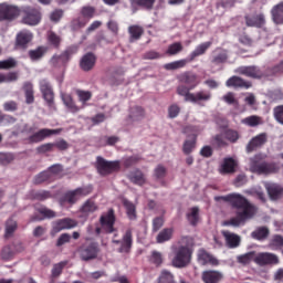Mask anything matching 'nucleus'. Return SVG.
Wrapping results in <instances>:
<instances>
[{"instance_id":"nucleus-27","label":"nucleus","mask_w":283,"mask_h":283,"mask_svg":"<svg viewBox=\"0 0 283 283\" xmlns=\"http://www.w3.org/2000/svg\"><path fill=\"white\" fill-rule=\"evenodd\" d=\"M270 14L275 25H283V1L273 6L270 11Z\"/></svg>"},{"instance_id":"nucleus-54","label":"nucleus","mask_w":283,"mask_h":283,"mask_svg":"<svg viewBox=\"0 0 283 283\" xmlns=\"http://www.w3.org/2000/svg\"><path fill=\"white\" fill-rule=\"evenodd\" d=\"M75 94L78 97L80 103H87V101L92 99V92L90 91H83V90H76Z\"/></svg>"},{"instance_id":"nucleus-18","label":"nucleus","mask_w":283,"mask_h":283,"mask_svg":"<svg viewBox=\"0 0 283 283\" xmlns=\"http://www.w3.org/2000/svg\"><path fill=\"white\" fill-rule=\"evenodd\" d=\"M255 264L259 266H266L269 264H280V258L276 254L270 252H261L254 258Z\"/></svg>"},{"instance_id":"nucleus-11","label":"nucleus","mask_w":283,"mask_h":283,"mask_svg":"<svg viewBox=\"0 0 283 283\" xmlns=\"http://www.w3.org/2000/svg\"><path fill=\"white\" fill-rule=\"evenodd\" d=\"M76 227H78V221L72 218L57 219L52 222V229L50 234L52 235V238H54L56 233H61V231H66L70 229H76Z\"/></svg>"},{"instance_id":"nucleus-34","label":"nucleus","mask_w":283,"mask_h":283,"mask_svg":"<svg viewBox=\"0 0 283 283\" xmlns=\"http://www.w3.org/2000/svg\"><path fill=\"white\" fill-rule=\"evenodd\" d=\"M128 179L130 180V182H133V185H139L140 187H143V185L145 184V174H143L140 169H137L128 175Z\"/></svg>"},{"instance_id":"nucleus-51","label":"nucleus","mask_w":283,"mask_h":283,"mask_svg":"<svg viewBox=\"0 0 283 283\" xmlns=\"http://www.w3.org/2000/svg\"><path fill=\"white\" fill-rule=\"evenodd\" d=\"M63 103L72 112V114H76L78 112V106H76V103H74V99L71 95H64L63 96Z\"/></svg>"},{"instance_id":"nucleus-14","label":"nucleus","mask_w":283,"mask_h":283,"mask_svg":"<svg viewBox=\"0 0 283 283\" xmlns=\"http://www.w3.org/2000/svg\"><path fill=\"white\" fill-rule=\"evenodd\" d=\"M197 262L201 266H218L220 264V261L213 256L209 251H207L205 248H200L197 251Z\"/></svg>"},{"instance_id":"nucleus-6","label":"nucleus","mask_w":283,"mask_h":283,"mask_svg":"<svg viewBox=\"0 0 283 283\" xmlns=\"http://www.w3.org/2000/svg\"><path fill=\"white\" fill-rule=\"evenodd\" d=\"M92 191H94V187H92V185L82 186L74 190H69L60 198V202L61 205H65V202L67 205H76L81 198H86V196H90Z\"/></svg>"},{"instance_id":"nucleus-23","label":"nucleus","mask_w":283,"mask_h":283,"mask_svg":"<svg viewBox=\"0 0 283 283\" xmlns=\"http://www.w3.org/2000/svg\"><path fill=\"white\" fill-rule=\"evenodd\" d=\"M134 244V234L132 229H127L122 238V243L118 249V253H129L132 251V245Z\"/></svg>"},{"instance_id":"nucleus-10","label":"nucleus","mask_w":283,"mask_h":283,"mask_svg":"<svg viewBox=\"0 0 283 283\" xmlns=\"http://www.w3.org/2000/svg\"><path fill=\"white\" fill-rule=\"evenodd\" d=\"M237 74H241L242 76H248V78H266L269 76V72L266 69H262L260 66L250 65V66H239L237 69Z\"/></svg>"},{"instance_id":"nucleus-21","label":"nucleus","mask_w":283,"mask_h":283,"mask_svg":"<svg viewBox=\"0 0 283 283\" xmlns=\"http://www.w3.org/2000/svg\"><path fill=\"white\" fill-rule=\"evenodd\" d=\"M201 280L203 283H220L224 280V274L216 270H206L201 274Z\"/></svg>"},{"instance_id":"nucleus-17","label":"nucleus","mask_w":283,"mask_h":283,"mask_svg":"<svg viewBox=\"0 0 283 283\" xmlns=\"http://www.w3.org/2000/svg\"><path fill=\"white\" fill-rule=\"evenodd\" d=\"M39 85L44 101L48 103L49 107H52V105H54V90L52 88V84H50L48 80H41Z\"/></svg>"},{"instance_id":"nucleus-62","label":"nucleus","mask_w":283,"mask_h":283,"mask_svg":"<svg viewBox=\"0 0 283 283\" xmlns=\"http://www.w3.org/2000/svg\"><path fill=\"white\" fill-rule=\"evenodd\" d=\"M150 262L155 264V266H160V264H163V253L153 251L150 255Z\"/></svg>"},{"instance_id":"nucleus-57","label":"nucleus","mask_w":283,"mask_h":283,"mask_svg":"<svg viewBox=\"0 0 283 283\" xmlns=\"http://www.w3.org/2000/svg\"><path fill=\"white\" fill-rule=\"evenodd\" d=\"M52 61L53 63H67L70 61V51H64L61 55H54Z\"/></svg>"},{"instance_id":"nucleus-29","label":"nucleus","mask_w":283,"mask_h":283,"mask_svg":"<svg viewBox=\"0 0 283 283\" xmlns=\"http://www.w3.org/2000/svg\"><path fill=\"white\" fill-rule=\"evenodd\" d=\"M223 238L228 249H238V247H240V242H242L240 235L229 231L223 232Z\"/></svg>"},{"instance_id":"nucleus-26","label":"nucleus","mask_w":283,"mask_h":283,"mask_svg":"<svg viewBox=\"0 0 283 283\" xmlns=\"http://www.w3.org/2000/svg\"><path fill=\"white\" fill-rule=\"evenodd\" d=\"M38 213H40L43 217H39V216H33L31 217V222H41V220H52V218H56V212L48 207H40L36 208Z\"/></svg>"},{"instance_id":"nucleus-19","label":"nucleus","mask_w":283,"mask_h":283,"mask_svg":"<svg viewBox=\"0 0 283 283\" xmlns=\"http://www.w3.org/2000/svg\"><path fill=\"white\" fill-rule=\"evenodd\" d=\"M227 87H234V90H250L253 84L238 75L229 77L226 82Z\"/></svg>"},{"instance_id":"nucleus-38","label":"nucleus","mask_w":283,"mask_h":283,"mask_svg":"<svg viewBox=\"0 0 283 283\" xmlns=\"http://www.w3.org/2000/svg\"><path fill=\"white\" fill-rule=\"evenodd\" d=\"M45 52H48V48L38 46L35 50L29 51V59H31V61H40V59L45 56Z\"/></svg>"},{"instance_id":"nucleus-24","label":"nucleus","mask_w":283,"mask_h":283,"mask_svg":"<svg viewBox=\"0 0 283 283\" xmlns=\"http://www.w3.org/2000/svg\"><path fill=\"white\" fill-rule=\"evenodd\" d=\"M33 35L30 31H21L17 34L15 45L20 50H27L28 44L32 41Z\"/></svg>"},{"instance_id":"nucleus-37","label":"nucleus","mask_w":283,"mask_h":283,"mask_svg":"<svg viewBox=\"0 0 283 283\" xmlns=\"http://www.w3.org/2000/svg\"><path fill=\"white\" fill-rule=\"evenodd\" d=\"M128 34L130 35V41H138L143 34H145V29L140 25H130L128 28Z\"/></svg>"},{"instance_id":"nucleus-33","label":"nucleus","mask_w":283,"mask_h":283,"mask_svg":"<svg viewBox=\"0 0 283 283\" xmlns=\"http://www.w3.org/2000/svg\"><path fill=\"white\" fill-rule=\"evenodd\" d=\"M174 235V229L172 228H165L164 230H161L157 238H156V242L157 244H163L165 242H169V240H171Z\"/></svg>"},{"instance_id":"nucleus-32","label":"nucleus","mask_w":283,"mask_h":283,"mask_svg":"<svg viewBox=\"0 0 283 283\" xmlns=\"http://www.w3.org/2000/svg\"><path fill=\"white\" fill-rule=\"evenodd\" d=\"M187 63H191L188 57L167 63L164 65V69H166L168 72H172L174 70H182V67H187Z\"/></svg>"},{"instance_id":"nucleus-36","label":"nucleus","mask_w":283,"mask_h":283,"mask_svg":"<svg viewBox=\"0 0 283 283\" xmlns=\"http://www.w3.org/2000/svg\"><path fill=\"white\" fill-rule=\"evenodd\" d=\"M98 209V206H96V202L94 200L88 199L86 200L83 206L81 207L80 211L83 213V216H90V213H94Z\"/></svg>"},{"instance_id":"nucleus-46","label":"nucleus","mask_w":283,"mask_h":283,"mask_svg":"<svg viewBox=\"0 0 283 283\" xmlns=\"http://www.w3.org/2000/svg\"><path fill=\"white\" fill-rule=\"evenodd\" d=\"M31 196L33 200H40L41 202H43L52 198V192L48 190H38V191H33Z\"/></svg>"},{"instance_id":"nucleus-48","label":"nucleus","mask_w":283,"mask_h":283,"mask_svg":"<svg viewBox=\"0 0 283 283\" xmlns=\"http://www.w3.org/2000/svg\"><path fill=\"white\" fill-rule=\"evenodd\" d=\"M201 132H202V128H200V126L189 125L184 128V134L191 136V138H193L195 140H198V135Z\"/></svg>"},{"instance_id":"nucleus-50","label":"nucleus","mask_w":283,"mask_h":283,"mask_svg":"<svg viewBox=\"0 0 283 283\" xmlns=\"http://www.w3.org/2000/svg\"><path fill=\"white\" fill-rule=\"evenodd\" d=\"M182 50H184L182 43L175 42L168 46L166 54H168L169 56H176V54H180Z\"/></svg>"},{"instance_id":"nucleus-22","label":"nucleus","mask_w":283,"mask_h":283,"mask_svg":"<svg viewBox=\"0 0 283 283\" xmlns=\"http://www.w3.org/2000/svg\"><path fill=\"white\" fill-rule=\"evenodd\" d=\"M235 169H238V161H235V159H233L232 157H227L223 159V163L219 168V174H221L222 176L235 174Z\"/></svg>"},{"instance_id":"nucleus-53","label":"nucleus","mask_w":283,"mask_h":283,"mask_svg":"<svg viewBox=\"0 0 283 283\" xmlns=\"http://www.w3.org/2000/svg\"><path fill=\"white\" fill-rule=\"evenodd\" d=\"M197 140L198 139H193V138L185 140L184 146H182V151L186 156H189V154H191V151H193V149H196Z\"/></svg>"},{"instance_id":"nucleus-52","label":"nucleus","mask_w":283,"mask_h":283,"mask_svg":"<svg viewBox=\"0 0 283 283\" xmlns=\"http://www.w3.org/2000/svg\"><path fill=\"white\" fill-rule=\"evenodd\" d=\"M48 41L50 45H52L55 49H59L61 45V35H57L54 31H50L48 33Z\"/></svg>"},{"instance_id":"nucleus-45","label":"nucleus","mask_w":283,"mask_h":283,"mask_svg":"<svg viewBox=\"0 0 283 283\" xmlns=\"http://www.w3.org/2000/svg\"><path fill=\"white\" fill-rule=\"evenodd\" d=\"M270 249L272 251H281L283 249V237L280 234L273 235L270 241Z\"/></svg>"},{"instance_id":"nucleus-42","label":"nucleus","mask_w":283,"mask_h":283,"mask_svg":"<svg viewBox=\"0 0 283 283\" xmlns=\"http://www.w3.org/2000/svg\"><path fill=\"white\" fill-rule=\"evenodd\" d=\"M269 228L266 227H261L254 230L251 235L253 240H266L269 238Z\"/></svg>"},{"instance_id":"nucleus-56","label":"nucleus","mask_w":283,"mask_h":283,"mask_svg":"<svg viewBox=\"0 0 283 283\" xmlns=\"http://www.w3.org/2000/svg\"><path fill=\"white\" fill-rule=\"evenodd\" d=\"M52 151H54V143H46L36 147L38 154H50Z\"/></svg>"},{"instance_id":"nucleus-4","label":"nucleus","mask_w":283,"mask_h":283,"mask_svg":"<svg viewBox=\"0 0 283 283\" xmlns=\"http://www.w3.org/2000/svg\"><path fill=\"white\" fill-rule=\"evenodd\" d=\"M22 133L28 135V137L25 138L28 145H36L39 143H43V140H45V138H50V136L61 134V130L50 128H41L40 130H36V127L34 125L30 126L25 124Z\"/></svg>"},{"instance_id":"nucleus-44","label":"nucleus","mask_w":283,"mask_h":283,"mask_svg":"<svg viewBox=\"0 0 283 283\" xmlns=\"http://www.w3.org/2000/svg\"><path fill=\"white\" fill-rule=\"evenodd\" d=\"M255 252L251 251L248 252L245 254H241L237 258V262H239V264H251V262H255Z\"/></svg>"},{"instance_id":"nucleus-55","label":"nucleus","mask_w":283,"mask_h":283,"mask_svg":"<svg viewBox=\"0 0 283 283\" xmlns=\"http://www.w3.org/2000/svg\"><path fill=\"white\" fill-rule=\"evenodd\" d=\"M223 136L230 143H238V139L240 138V134H238V132L233 129L224 130Z\"/></svg>"},{"instance_id":"nucleus-9","label":"nucleus","mask_w":283,"mask_h":283,"mask_svg":"<svg viewBox=\"0 0 283 283\" xmlns=\"http://www.w3.org/2000/svg\"><path fill=\"white\" fill-rule=\"evenodd\" d=\"M251 170L254 174H277L280 167L275 163L262 161V155H255L251 160Z\"/></svg>"},{"instance_id":"nucleus-61","label":"nucleus","mask_w":283,"mask_h":283,"mask_svg":"<svg viewBox=\"0 0 283 283\" xmlns=\"http://www.w3.org/2000/svg\"><path fill=\"white\" fill-rule=\"evenodd\" d=\"M268 74H270L269 76H275L277 74H283V60L276 64L275 66H273L272 69H266Z\"/></svg>"},{"instance_id":"nucleus-16","label":"nucleus","mask_w":283,"mask_h":283,"mask_svg":"<svg viewBox=\"0 0 283 283\" xmlns=\"http://www.w3.org/2000/svg\"><path fill=\"white\" fill-rule=\"evenodd\" d=\"M244 21L248 28L262 29L266 25V15H264V13H255L253 15L245 14Z\"/></svg>"},{"instance_id":"nucleus-63","label":"nucleus","mask_w":283,"mask_h":283,"mask_svg":"<svg viewBox=\"0 0 283 283\" xmlns=\"http://www.w3.org/2000/svg\"><path fill=\"white\" fill-rule=\"evenodd\" d=\"M72 240V235H70V233H62L56 243H55V247H63V244H67L70 243Z\"/></svg>"},{"instance_id":"nucleus-20","label":"nucleus","mask_w":283,"mask_h":283,"mask_svg":"<svg viewBox=\"0 0 283 283\" xmlns=\"http://www.w3.org/2000/svg\"><path fill=\"white\" fill-rule=\"evenodd\" d=\"M268 140H269V136L266 135V133H261L256 135L247 145L248 154H251V151H255V149H258L259 147L266 145Z\"/></svg>"},{"instance_id":"nucleus-25","label":"nucleus","mask_w":283,"mask_h":283,"mask_svg":"<svg viewBox=\"0 0 283 283\" xmlns=\"http://www.w3.org/2000/svg\"><path fill=\"white\" fill-rule=\"evenodd\" d=\"M96 65V55L94 53H86L80 61V67L83 72H91Z\"/></svg>"},{"instance_id":"nucleus-28","label":"nucleus","mask_w":283,"mask_h":283,"mask_svg":"<svg viewBox=\"0 0 283 283\" xmlns=\"http://www.w3.org/2000/svg\"><path fill=\"white\" fill-rule=\"evenodd\" d=\"M213 45V42H203L199 44L189 55H188V61L192 63V61H196L198 56H202V54L207 53V50H209Z\"/></svg>"},{"instance_id":"nucleus-30","label":"nucleus","mask_w":283,"mask_h":283,"mask_svg":"<svg viewBox=\"0 0 283 283\" xmlns=\"http://www.w3.org/2000/svg\"><path fill=\"white\" fill-rule=\"evenodd\" d=\"M186 218L191 227H198V222H200V208H190V212L186 214Z\"/></svg>"},{"instance_id":"nucleus-39","label":"nucleus","mask_w":283,"mask_h":283,"mask_svg":"<svg viewBox=\"0 0 283 283\" xmlns=\"http://www.w3.org/2000/svg\"><path fill=\"white\" fill-rule=\"evenodd\" d=\"M18 224L14 219H9L6 222V229H4V238L8 240V238H12L14 235V231H17Z\"/></svg>"},{"instance_id":"nucleus-43","label":"nucleus","mask_w":283,"mask_h":283,"mask_svg":"<svg viewBox=\"0 0 283 283\" xmlns=\"http://www.w3.org/2000/svg\"><path fill=\"white\" fill-rule=\"evenodd\" d=\"M49 180H52V174H50L48 170H44L33 178V185H43V182H49Z\"/></svg>"},{"instance_id":"nucleus-8","label":"nucleus","mask_w":283,"mask_h":283,"mask_svg":"<svg viewBox=\"0 0 283 283\" xmlns=\"http://www.w3.org/2000/svg\"><path fill=\"white\" fill-rule=\"evenodd\" d=\"M95 169L99 176H111V174L120 171V161H108L105 158L97 156L95 161Z\"/></svg>"},{"instance_id":"nucleus-3","label":"nucleus","mask_w":283,"mask_h":283,"mask_svg":"<svg viewBox=\"0 0 283 283\" xmlns=\"http://www.w3.org/2000/svg\"><path fill=\"white\" fill-rule=\"evenodd\" d=\"M181 240L186 244L179 245L172 251L174 258L171 264L175 269H186V266L191 264L193 258V238L184 237Z\"/></svg>"},{"instance_id":"nucleus-47","label":"nucleus","mask_w":283,"mask_h":283,"mask_svg":"<svg viewBox=\"0 0 283 283\" xmlns=\"http://www.w3.org/2000/svg\"><path fill=\"white\" fill-rule=\"evenodd\" d=\"M123 205L126 209V213L129 218V220H136V206L134 203H132V201L125 199L123 201Z\"/></svg>"},{"instance_id":"nucleus-15","label":"nucleus","mask_w":283,"mask_h":283,"mask_svg":"<svg viewBox=\"0 0 283 283\" xmlns=\"http://www.w3.org/2000/svg\"><path fill=\"white\" fill-rule=\"evenodd\" d=\"M41 11L34 8H25L23 10L22 22L25 25H39L41 23Z\"/></svg>"},{"instance_id":"nucleus-35","label":"nucleus","mask_w":283,"mask_h":283,"mask_svg":"<svg viewBox=\"0 0 283 283\" xmlns=\"http://www.w3.org/2000/svg\"><path fill=\"white\" fill-rule=\"evenodd\" d=\"M23 90L25 96V104L32 105V103H34V86L32 85V83L27 82L23 85Z\"/></svg>"},{"instance_id":"nucleus-2","label":"nucleus","mask_w":283,"mask_h":283,"mask_svg":"<svg viewBox=\"0 0 283 283\" xmlns=\"http://www.w3.org/2000/svg\"><path fill=\"white\" fill-rule=\"evenodd\" d=\"M177 81L181 83V85L177 86V94L184 96L186 103H207L211 101L210 91L191 93V90H196V87L200 85V81H198V75L196 73L186 71L177 75Z\"/></svg>"},{"instance_id":"nucleus-12","label":"nucleus","mask_w":283,"mask_h":283,"mask_svg":"<svg viewBox=\"0 0 283 283\" xmlns=\"http://www.w3.org/2000/svg\"><path fill=\"white\" fill-rule=\"evenodd\" d=\"M98 243L96 242L84 244L78 249L80 258L83 262L96 260L98 258Z\"/></svg>"},{"instance_id":"nucleus-31","label":"nucleus","mask_w":283,"mask_h":283,"mask_svg":"<svg viewBox=\"0 0 283 283\" xmlns=\"http://www.w3.org/2000/svg\"><path fill=\"white\" fill-rule=\"evenodd\" d=\"M265 188L271 200L280 199L283 193V189L276 184H268Z\"/></svg>"},{"instance_id":"nucleus-1","label":"nucleus","mask_w":283,"mask_h":283,"mask_svg":"<svg viewBox=\"0 0 283 283\" xmlns=\"http://www.w3.org/2000/svg\"><path fill=\"white\" fill-rule=\"evenodd\" d=\"M214 200L217 202H220V200L229 202L230 207L235 209V217L231 218L227 222L230 227H240L241 224H245V222L251 220L258 211L253 203L249 202V199L238 192L214 197Z\"/></svg>"},{"instance_id":"nucleus-7","label":"nucleus","mask_w":283,"mask_h":283,"mask_svg":"<svg viewBox=\"0 0 283 283\" xmlns=\"http://www.w3.org/2000/svg\"><path fill=\"white\" fill-rule=\"evenodd\" d=\"M81 17L77 19H74L71 24V30H81L82 28H85L94 17H96V7L92 6H84L80 10Z\"/></svg>"},{"instance_id":"nucleus-58","label":"nucleus","mask_w":283,"mask_h":283,"mask_svg":"<svg viewBox=\"0 0 283 283\" xmlns=\"http://www.w3.org/2000/svg\"><path fill=\"white\" fill-rule=\"evenodd\" d=\"M12 67H17V61L12 57L8 60L0 61V70H12Z\"/></svg>"},{"instance_id":"nucleus-41","label":"nucleus","mask_w":283,"mask_h":283,"mask_svg":"<svg viewBox=\"0 0 283 283\" xmlns=\"http://www.w3.org/2000/svg\"><path fill=\"white\" fill-rule=\"evenodd\" d=\"M129 118L132 120H143L145 118V108L140 106L132 107Z\"/></svg>"},{"instance_id":"nucleus-49","label":"nucleus","mask_w":283,"mask_h":283,"mask_svg":"<svg viewBox=\"0 0 283 283\" xmlns=\"http://www.w3.org/2000/svg\"><path fill=\"white\" fill-rule=\"evenodd\" d=\"M132 6H139V8H144L145 10H154V3L156 0H130Z\"/></svg>"},{"instance_id":"nucleus-5","label":"nucleus","mask_w":283,"mask_h":283,"mask_svg":"<svg viewBox=\"0 0 283 283\" xmlns=\"http://www.w3.org/2000/svg\"><path fill=\"white\" fill-rule=\"evenodd\" d=\"M114 224H116V213L113 208H109L107 212L102 213L99 217V224L95 229V233L97 235L115 233L116 228Z\"/></svg>"},{"instance_id":"nucleus-59","label":"nucleus","mask_w":283,"mask_h":283,"mask_svg":"<svg viewBox=\"0 0 283 283\" xmlns=\"http://www.w3.org/2000/svg\"><path fill=\"white\" fill-rule=\"evenodd\" d=\"M14 160L12 153H0V165H10Z\"/></svg>"},{"instance_id":"nucleus-40","label":"nucleus","mask_w":283,"mask_h":283,"mask_svg":"<svg viewBox=\"0 0 283 283\" xmlns=\"http://www.w3.org/2000/svg\"><path fill=\"white\" fill-rule=\"evenodd\" d=\"M242 125H247L248 127H258V125H262V117L258 115H251L241 120Z\"/></svg>"},{"instance_id":"nucleus-64","label":"nucleus","mask_w":283,"mask_h":283,"mask_svg":"<svg viewBox=\"0 0 283 283\" xmlns=\"http://www.w3.org/2000/svg\"><path fill=\"white\" fill-rule=\"evenodd\" d=\"M273 115L275 120L283 125V105L274 107Z\"/></svg>"},{"instance_id":"nucleus-13","label":"nucleus","mask_w":283,"mask_h":283,"mask_svg":"<svg viewBox=\"0 0 283 283\" xmlns=\"http://www.w3.org/2000/svg\"><path fill=\"white\" fill-rule=\"evenodd\" d=\"M19 7L8 2L0 3V23L3 21H14L19 17Z\"/></svg>"},{"instance_id":"nucleus-60","label":"nucleus","mask_w":283,"mask_h":283,"mask_svg":"<svg viewBox=\"0 0 283 283\" xmlns=\"http://www.w3.org/2000/svg\"><path fill=\"white\" fill-rule=\"evenodd\" d=\"M155 178H157V180H163V178H165L167 176V168L163 165H158L155 170Z\"/></svg>"}]
</instances>
